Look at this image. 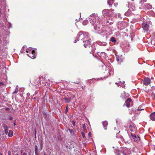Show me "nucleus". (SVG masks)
Returning <instances> with one entry per match:
<instances>
[{
    "mask_svg": "<svg viewBox=\"0 0 155 155\" xmlns=\"http://www.w3.org/2000/svg\"><path fill=\"white\" fill-rule=\"evenodd\" d=\"M96 16L95 14H92L90 16V21L91 24L94 26V28L95 30H98L99 28V23L96 22L95 18Z\"/></svg>",
    "mask_w": 155,
    "mask_h": 155,
    "instance_id": "nucleus-1",
    "label": "nucleus"
},
{
    "mask_svg": "<svg viewBox=\"0 0 155 155\" xmlns=\"http://www.w3.org/2000/svg\"><path fill=\"white\" fill-rule=\"evenodd\" d=\"M88 33L86 32H83L80 31L78 33L77 36V40L82 41L84 39H87V37Z\"/></svg>",
    "mask_w": 155,
    "mask_h": 155,
    "instance_id": "nucleus-2",
    "label": "nucleus"
},
{
    "mask_svg": "<svg viewBox=\"0 0 155 155\" xmlns=\"http://www.w3.org/2000/svg\"><path fill=\"white\" fill-rule=\"evenodd\" d=\"M122 152V153L125 155H129L130 154V152L129 149L126 147H123L121 149L120 151H118V153L119 155L120 154V153Z\"/></svg>",
    "mask_w": 155,
    "mask_h": 155,
    "instance_id": "nucleus-3",
    "label": "nucleus"
},
{
    "mask_svg": "<svg viewBox=\"0 0 155 155\" xmlns=\"http://www.w3.org/2000/svg\"><path fill=\"white\" fill-rule=\"evenodd\" d=\"M31 52V54H32L33 55L32 56V57H31L32 59H34L35 58V53L34 50L31 51V48H28L27 49L26 52L28 53L29 52V53Z\"/></svg>",
    "mask_w": 155,
    "mask_h": 155,
    "instance_id": "nucleus-4",
    "label": "nucleus"
},
{
    "mask_svg": "<svg viewBox=\"0 0 155 155\" xmlns=\"http://www.w3.org/2000/svg\"><path fill=\"white\" fill-rule=\"evenodd\" d=\"M131 135L132 137V140L134 141H138L140 140L139 137L132 133L131 134Z\"/></svg>",
    "mask_w": 155,
    "mask_h": 155,
    "instance_id": "nucleus-5",
    "label": "nucleus"
},
{
    "mask_svg": "<svg viewBox=\"0 0 155 155\" xmlns=\"http://www.w3.org/2000/svg\"><path fill=\"white\" fill-rule=\"evenodd\" d=\"M129 129L131 132H136L137 131L136 128L135 127V125L133 124H130V125Z\"/></svg>",
    "mask_w": 155,
    "mask_h": 155,
    "instance_id": "nucleus-6",
    "label": "nucleus"
},
{
    "mask_svg": "<svg viewBox=\"0 0 155 155\" xmlns=\"http://www.w3.org/2000/svg\"><path fill=\"white\" fill-rule=\"evenodd\" d=\"M142 28L143 30L145 31H147L149 29V25L146 23H143L142 24Z\"/></svg>",
    "mask_w": 155,
    "mask_h": 155,
    "instance_id": "nucleus-7",
    "label": "nucleus"
},
{
    "mask_svg": "<svg viewBox=\"0 0 155 155\" xmlns=\"http://www.w3.org/2000/svg\"><path fill=\"white\" fill-rule=\"evenodd\" d=\"M150 83V80L149 78H145L143 81V84L146 85L149 84Z\"/></svg>",
    "mask_w": 155,
    "mask_h": 155,
    "instance_id": "nucleus-8",
    "label": "nucleus"
},
{
    "mask_svg": "<svg viewBox=\"0 0 155 155\" xmlns=\"http://www.w3.org/2000/svg\"><path fill=\"white\" fill-rule=\"evenodd\" d=\"M84 42L85 43L84 46L85 48H86L88 46L90 45L91 44V39H89L88 40L83 41V42Z\"/></svg>",
    "mask_w": 155,
    "mask_h": 155,
    "instance_id": "nucleus-9",
    "label": "nucleus"
},
{
    "mask_svg": "<svg viewBox=\"0 0 155 155\" xmlns=\"http://www.w3.org/2000/svg\"><path fill=\"white\" fill-rule=\"evenodd\" d=\"M150 118L152 120L155 121V112L152 113L150 115Z\"/></svg>",
    "mask_w": 155,
    "mask_h": 155,
    "instance_id": "nucleus-10",
    "label": "nucleus"
},
{
    "mask_svg": "<svg viewBox=\"0 0 155 155\" xmlns=\"http://www.w3.org/2000/svg\"><path fill=\"white\" fill-rule=\"evenodd\" d=\"M102 13L104 17L109 16V10L105 9L103 10Z\"/></svg>",
    "mask_w": 155,
    "mask_h": 155,
    "instance_id": "nucleus-11",
    "label": "nucleus"
},
{
    "mask_svg": "<svg viewBox=\"0 0 155 155\" xmlns=\"http://www.w3.org/2000/svg\"><path fill=\"white\" fill-rule=\"evenodd\" d=\"M131 101V99L130 98H128L126 101L125 104L127 107H129L130 106V103Z\"/></svg>",
    "mask_w": 155,
    "mask_h": 155,
    "instance_id": "nucleus-12",
    "label": "nucleus"
},
{
    "mask_svg": "<svg viewBox=\"0 0 155 155\" xmlns=\"http://www.w3.org/2000/svg\"><path fill=\"white\" fill-rule=\"evenodd\" d=\"M109 16H114V14L113 13V10L111 9L110 10H109Z\"/></svg>",
    "mask_w": 155,
    "mask_h": 155,
    "instance_id": "nucleus-13",
    "label": "nucleus"
},
{
    "mask_svg": "<svg viewBox=\"0 0 155 155\" xmlns=\"http://www.w3.org/2000/svg\"><path fill=\"white\" fill-rule=\"evenodd\" d=\"M5 134L7 135V134L9 132V130L8 128L9 127L7 125L5 126Z\"/></svg>",
    "mask_w": 155,
    "mask_h": 155,
    "instance_id": "nucleus-14",
    "label": "nucleus"
},
{
    "mask_svg": "<svg viewBox=\"0 0 155 155\" xmlns=\"http://www.w3.org/2000/svg\"><path fill=\"white\" fill-rule=\"evenodd\" d=\"M145 8L148 9H150L152 8V5L149 4H146L145 5Z\"/></svg>",
    "mask_w": 155,
    "mask_h": 155,
    "instance_id": "nucleus-15",
    "label": "nucleus"
},
{
    "mask_svg": "<svg viewBox=\"0 0 155 155\" xmlns=\"http://www.w3.org/2000/svg\"><path fill=\"white\" fill-rule=\"evenodd\" d=\"M103 125L104 126V127L105 130H106L107 128L106 126L108 125V123L106 121H104L103 122Z\"/></svg>",
    "mask_w": 155,
    "mask_h": 155,
    "instance_id": "nucleus-16",
    "label": "nucleus"
},
{
    "mask_svg": "<svg viewBox=\"0 0 155 155\" xmlns=\"http://www.w3.org/2000/svg\"><path fill=\"white\" fill-rule=\"evenodd\" d=\"M114 0H108L107 3L110 5V7H111L112 4L114 2Z\"/></svg>",
    "mask_w": 155,
    "mask_h": 155,
    "instance_id": "nucleus-17",
    "label": "nucleus"
},
{
    "mask_svg": "<svg viewBox=\"0 0 155 155\" xmlns=\"http://www.w3.org/2000/svg\"><path fill=\"white\" fill-rule=\"evenodd\" d=\"M107 21V23H109V25H111L113 24V19L112 18H111L110 20V19H109Z\"/></svg>",
    "mask_w": 155,
    "mask_h": 155,
    "instance_id": "nucleus-18",
    "label": "nucleus"
},
{
    "mask_svg": "<svg viewBox=\"0 0 155 155\" xmlns=\"http://www.w3.org/2000/svg\"><path fill=\"white\" fill-rule=\"evenodd\" d=\"M13 132L11 130H9V132L7 134V135H8V136L9 137H12L13 136Z\"/></svg>",
    "mask_w": 155,
    "mask_h": 155,
    "instance_id": "nucleus-19",
    "label": "nucleus"
},
{
    "mask_svg": "<svg viewBox=\"0 0 155 155\" xmlns=\"http://www.w3.org/2000/svg\"><path fill=\"white\" fill-rule=\"evenodd\" d=\"M71 98L68 97L65 98V101L66 103H69L71 101Z\"/></svg>",
    "mask_w": 155,
    "mask_h": 155,
    "instance_id": "nucleus-20",
    "label": "nucleus"
},
{
    "mask_svg": "<svg viewBox=\"0 0 155 155\" xmlns=\"http://www.w3.org/2000/svg\"><path fill=\"white\" fill-rule=\"evenodd\" d=\"M111 41L113 42H115L116 41L115 38L114 37H112L111 38Z\"/></svg>",
    "mask_w": 155,
    "mask_h": 155,
    "instance_id": "nucleus-21",
    "label": "nucleus"
},
{
    "mask_svg": "<svg viewBox=\"0 0 155 155\" xmlns=\"http://www.w3.org/2000/svg\"><path fill=\"white\" fill-rule=\"evenodd\" d=\"M88 21L87 20H86L83 21V24L84 25H86L88 23Z\"/></svg>",
    "mask_w": 155,
    "mask_h": 155,
    "instance_id": "nucleus-22",
    "label": "nucleus"
},
{
    "mask_svg": "<svg viewBox=\"0 0 155 155\" xmlns=\"http://www.w3.org/2000/svg\"><path fill=\"white\" fill-rule=\"evenodd\" d=\"M35 153H36L37 152V150H38V147L37 146L35 145Z\"/></svg>",
    "mask_w": 155,
    "mask_h": 155,
    "instance_id": "nucleus-23",
    "label": "nucleus"
},
{
    "mask_svg": "<svg viewBox=\"0 0 155 155\" xmlns=\"http://www.w3.org/2000/svg\"><path fill=\"white\" fill-rule=\"evenodd\" d=\"M106 43L105 42H103L102 43H101L100 44V45H102V46H105L106 45Z\"/></svg>",
    "mask_w": 155,
    "mask_h": 155,
    "instance_id": "nucleus-24",
    "label": "nucleus"
},
{
    "mask_svg": "<svg viewBox=\"0 0 155 155\" xmlns=\"http://www.w3.org/2000/svg\"><path fill=\"white\" fill-rule=\"evenodd\" d=\"M18 88H16L15 91L13 92V94H15L18 92Z\"/></svg>",
    "mask_w": 155,
    "mask_h": 155,
    "instance_id": "nucleus-25",
    "label": "nucleus"
},
{
    "mask_svg": "<svg viewBox=\"0 0 155 155\" xmlns=\"http://www.w3.org/2000/svg\"><path fill=\"white\" fill-rule=\"evenodd\" d=\"M82 126H83V128L84 129V130H85L86 129V126H85V124H83L82 125Z\"/></svg>",
    "mask_w": 155,
    "mask_h": 155,
    "instance_id": "nucleus-26",
    "label": "nucleus"
},
{
    "mask_svg": "<svg viewBox=\"0 0 155 155\" xmlns=\"http://www.w3.org/2000/svg\"><path fill=\"white\" fill-rule=\"evenodd\" d=\"M116 60L117 61H120L121 58L118 57L117 58Z\"/></svg>",
    "mask_w": 155,
    "mask_h": 155,
    "instance_id": "nucleus-27",
    "label": "nucleus"
},
{
    "mask_svg": "<svg viewBox=\"0 0 155 155\" xmlns=\"http://www.w3.org/2000/svg\"><path fill=\"white\" fill-rule=\"evenodd\" d=\"M13 118V117L11 116H10L8 117V119L10 120H12Z\"/></svg>",
    "mask_w": 155,
    "mask_h": 155,
    "instance_id": "nucleus-28",
    "label": "nucleus"
},
{
    "mask_svg": "<svg viewBox=\"0 0 155 155\" xmlns=\"http://www.w3.org/2000/svg\"><path fill=\"white\" fill-rule=\"evenodd\" d=\"M140 0V3H143L142 2H146L147 1V0Z\"/></svg>",
    "mask_w": 155,
    "mask_h": 155,
    "instance_id": "nucleus-29",
    "label": "nucleus"
},
{
    "mask_svg": "<svg viewBox=\"0 0 155 155\" xmlns=\"http://www.w3.org/2000/svg\"><path fill=\"white\" fill-rule=\"evenodd\" d=\"M124 142L126 143H128V142L129 141V140H126V139H124Z\"/></svg>",
    "mask_w": 155,
    "mask_h": 155,
    "instance_id": "nucleus-30",
    "label": "nucleus"
},
{
    "mask_svg": "<svg viewBox=\"0 0 155 155\" xmlns=\"http://www.w3.org/2000/svg\"><path fill=\"white\" fill-rule=\"evenodd\" d=\"M152 97H153L154 98H155V94L153 93L152 94Z\"/></svg>",
    "mask_w": 155,
    "mask_h": 155,
    "instance_id": "nucleus-31",
    "label": "nucleus"
},
{
    "mask_svg": "<svg viewBox=\"0 0 155 155\" xmlns=\"http://www.w3.org/2000/svg\"><path fill=\"white\" fill-rule=\"evenodd\" d=\"M91 132H89L88 134V135L89 137H91Z\"/></svg>",
    "mask_w": 155,
    "mask_h": 155,
    "instance_id": "nucleus-32",
    "label": "nucleus"
},
{
    "mask_svg": "<svg viewBox=\"0 0 155 155\" xmlns=\"http://www.w3.org/2000/svg\"><path fill=\"white\" fill-rule=\"evenodd\" d=\"M144 110L143 109H139V108H138V109H137V110Z\"/></svg>",
    "mask_w": 155,
    "mask_h": 155,
    "instance_id": "nucleus-33",
    "label": "nucleus"
},
{
    "mask_svg": "<svg viewBox=\"0 0 155 155\" xmlns=\"http://www.w3.org/2000/svg\"><path fill=\"white\" fill-rule=\"evenodd\" d=\"M118 18H121V15L120 14H118Z\"/></svg>",
    "mask_w": 155,
    "mask_h": 155,
    "instance_id": "nucleus-34",
    "label": "nucleus"
},
{
    "mask_svg": "<svg viewBox=\"0 0 155 155\" xmlns=\"http://www.w3.org/2000/svg\"><path fill=\"white\" fill-rule=\"evenodd\" d=\"M68 109L67 107H66V110H65L66 113H67V112H68Z\"/></svg>",
    "mask_w": 155,
    "mask_h": 155,
    "instance_id": "nucleus-35",
    "label": "nucleus"
},
{
    "mask_svg": "<svg viewBox=\"0 0 155 155\" xmlns=\"http://www.w3.org/2000/svg\"><path fill=\"white\" fill-rule=\"evenodd\" d=\"M69 131H70V132L71 134L72 133V132H73V130H71L70 129H69Z\"/></svg>",
    "mask_w": 155,
    "mask_h": 155,
    "instance_id": "nucleus-36",
    "label": "nucleus"
},
{
    "mask_svg": "<svg viewBox=\"0 0 155 155\" xmlns=\"http://www.w3.org/2000/svg\"><path fill=\"white\" fill-rule=\"evenodd\" d=\"M3 84L2 82H0V86H1L2 85H3Z\"/></svg>",
    "mask_w": 155,
    "mask_h": 155,
    "instance_id": "nucleus-37",
    "label": "nucleus"
},
{
    "mask_svg": "<svg viewBox=\"0 0 155 155\" xmlns=\"http://www.w3.org/2000/svg\"><path fill=\"white\" fill-rule=\"evenodd\" d=\"M82 135L83 137V138H84V137H85V134H82Z\"/></svg>",
    "mask_w": 155,
    "mask_h": 155,
    "instance_id": "nucleus-38",
    "label": "nucleus"
},
{
    "mask_svg": "<svg viewBox=\"0 0 155 155\" xmlns=\"http://www.w3.org/2000/svg\"><path fill=\"white\" fill-rule=\"evenodd\" d=\"M22 155H27V154H26V153H23Z\"/></svg>",
    "mask_w": 155,
    "mask_h": 155,
    "instance_id": "nucleus-39",
    "label": "nucleus"
},
{
    "mask_svg": "<svg viewBox=\"0 0 155 155\" xmlns=\"http://www.w3.org/2000/svg\"><path fill=\"white\" fill-rule=\"evenodd\" d=\"M75 123L74 122H73V125L74 126L75 125Z\"/></svg>",
    "mask_w": 155,
    "mask_h": 155,
    "instance_id": "nucleus-40",
    "label": "nucleus"
},
{
    "mask_svg": "<svg viewBox=\"0 0 155 155\" xmlns=\"http://www.w3.org/2000/svg\"><path fill=\"white\" fill-rule=\"evenodd\" d=\"M10 151H8V154L9 155H10Z\"/></svg>",
    "mask_w": 155,
    "mask_h": 155,
    "instance_id": "nucleus-41",
    "label": "nucleus"
},
{
    "mask_svg": "<svg viewBox=\"0 0 155 155\" xmlns=\"http://www.w3.org/2000/svg\"><path fill=\"white\" fill-rule=\"evenodd\" d=\"M74 83L78 84L79 83V82H74Z\"/></svg>",
    "mask_w": 155,
    "mask_h": 155,
    "instance_id": "nucleus-42",
    "label": "nucleus"
},
{
    "mask_svg": "<svg viewBox=\"0 0 155 155\" xmlns=\"http://www.w3.org/2000/svg\"><path fill=\"white\" fill-rule=\"evenodd\" d=\"M27 55L29 57H30V55H29V54H27Z\"/></svg>",
    "mask_w": 155,
    "mask_h": 155,
    "instance_id": "nucleus-43",
    "label": "nucleus"
},
{
    "mask_svg": "<svg viewBox=\"0 0 155 155\" xmlns=\"http://www.w3.org/2000/svg\"><path fill=\"white\" fill-rule=\"evenodd\" d=\"M0 155H2V154H1V153H0Z\"/></svg>",
    "mask_w": 155,
    "mask_h": 155,
    "instance_id": "nucleus-44",
    "label": "nucleus"
},
{
    "mask_svg": "<svg viewBox=\"0 0 155 155\" xmlns=\"http://www.w3.org/2000/svg\"><path fill=\"white\" fill-rule=\"evenodd\" d=\"M15 155H18V154H16Z\"/></svg>",
    "mask_w": 155,
    "mask_h": 155,
    "instance_id": "nucleus-45",
    "label": "nucleus"
},
{
    "mask_svg": "<svg viewBox=\"0 0 155 155\" xmlns=\"http://www.w3.org/2000/svg\"><path fill=\"white\" fill-rule=\"evenodd\" d=\"M14 125H15V123H14Z\"/></svg>",
    "mask_w": 155,
    "mask_h": 155,
    "instance_id": "nucleus-46",
    "label": "nucleus"
},
{
    "mask_svg": "<svg viewBox=\"0 0 155 155\" xmlns=\"http://www.w3.org/2000/svg\"><path fill=\"white\" fill-rule=\"evenodd\" d=\"M42 144H41V146H42Z\"/></svg>",
    "mask_w": 155,
    "mask_h": 155,
    "instance_id": "nucleus-47",
    "label": "nucleus"
},
{
    "mask_svg": "<svg viewBox=\"0 0 155 155\" xmlns=\"http://www.w3.org/2000/svg\"><path fill=\"white\" fill-rule=\"evenodd\" d=\"M74 43H76V41H74Z\"/></svg>",
    "mask_w": 155,
    "mask_h": 155,
    "instance_id": "nucleus-48",
    "label": "nucleus"
},
{
    "mask_svg": "<svg viewBox=\"0 0 155 155\" xmlns=\"http://www.w3.org/2000/svg\"><path fill=\"white\" fill-rule=\"evenodd\" d=\"M103 53L105 54V53L103 52Z\"/></svg>",
    "mask_w": 155,
    "mask_h": 155,
    "instance_id": "nucleus-49",
    "label": "nucleus"
},
{
    "mask_svg": "<svg viewBox=\"0 0 155 155\" xmlns=\"http://www.w3.org/2000/svg\"><path fill=\"white\" fill-rule=\"evenodd\" d=\"M154 148V149L155 150V147Z\"/></svg>",
    "mask_w": 155,
    "mask_h": 155,
    "instance_id": "nucleus-50",
    "label": "nucleus"
}]
</instances>
